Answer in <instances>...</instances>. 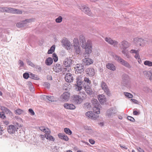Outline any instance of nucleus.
I'll list each match as a JSON object with an SVG mask.
<instances>
[{"mask_svg":"<svg viewBox=\"0 0 152 152\" xmlns=\"http://www.w3.org/2000/svg\"><path fill=\"white\" fill-rule=\"evenodd\" d=\"M130 52L132 53H135L137 54L138 52V51L137 50H131L130 51Z\"/></svg>","mask_w":152,"mask_h":152,"instance_id":"55","label":"nucleus"},{"mask_svg":"<svg viewBox=\"0 0 152 152\" xmlns=\"http://www.w3.org/2000/svg\"><path fill=\"white\" fill-rule=\"evenodd\" d=\"M61 66L59 64H55L53 68V69L56 72H58L61 71Z\"/></svg>","mask_w":152,"mask_h":152,"instance_id":"22","label":"nucleus"},{"mask_svg":"<svg viewBox=\"0 0 152 152\" xmlns=\"http://www.w3.org/2000/svg\"><path fill=\"white\" fill-rule=\"evenodd\" d=\"M124 95L126 97L129 98H132L133 97V95L131 94L128 93V92H124Z\"/></svg>","mask_w":152,"mask_h":152,"instance_id":"42","label":"nucleus"},{"mask_svg":"<svg viewBox=\"0 0 152 152\" xmlns=\"http://www.w3.org/2000/svg\"><path fill=\"white\" fill-rule=\"evenodd\" d=\"M116 113L115 108L111 107L107 110L106 113V115L108 118H111Z\"/></svg>","mask_w":152,"mask_h":152,"instance_id":"9","label":"nucleus"},{"mask_svg":"<svg viewBox=\"0 0 152 152\" xmlns=\"http://www.w3.org/2000/svg\"><path fill=\"white\" fill-rule=\"evenodd\" d=\"M137 149L139 152H145L140 147L137 148Z\"/></svg>","mask_w":152,"mask_h":152,"instance_id":"64","label":"nucleus"},{"mask_svg":"<svg viewBox=\"0 0 152 152\" xmlns=\"http://www.w3.org/2000/svg\"><path fill=\"white\" fill-rule=\"evenodd\" d=\"M65 108L73 110L75 109L76 107L74 105L72 104L65 103L64 104Z\"/></svg>","mask_w":152,"mask_h":152,"instance_id":"20","label":"nucleus"},{"mask_svg":"<svg viewBox=\"0 0 152 152\" xmlns=\"http://www.w3.org/2000/svg\"><path fill=\"white\" fill-rule=\"evenodd\" d=\"M131 101L135 104H138V101L137 100L134 99H131Z\"/></svg>","mask_w":152,"mask_h":152,"instance_id":"58","label":"nucleus"},{"mask_svg":"<svg viewBox=\"0 0 152 152\" xmlns=\"http://www.w3.org/2000/svg\"><path fill=\"white\" fill-rule=\"evenodd\" d=\"M39 129L41 131L44 132L46 130L44 127L41 126L39 128Z\"/></svg>","mask_w":152,"mask_h":152,"instance_id":"60","label":"nucleus"},{"mask_svg":"<svg viewBox=\"0 0 152 152\" xmlns=\"http://www.w3.org/2000/svg\"><path fill=\"white\" fill-rule=\"evenodd\" d=\"M127 118L128 120L132 122H134L135 121V119L134 118L131 116H128L127 117Z\"/></svg>","mask_w":152,"mask_h":152,"instance_id":"51","label":"nucleus"},{"mask_svg":"<svg viewBox=\"0 0 152 152\" xmlns=\"http://www.w3.org/2000/svg\"><path fill=\"white\" fill-rule=\"evenodd\" d=\"M61 43L64 46H66L67 49H69L71 46L70 42L67 39L64 38L61 40Z\"/></svg>","mask_w":152,"mask_h":152,"instance_id":"13","label":"nucleus"},{"mask_svg":"<svg viewBox=\"0 0 152 152\" xmlns=\"http://www.w3.org/2000/svg\"><path fill=\"white\" fill-rule=\"evenodd\" d=\"M79 7L82 11L89 16H93V15L90 10L89 8L87 7L86 6L83 4H82L80 6H79Z\"/></svg>","mask_w":152,"mask_h":152,"instance_id":"7","label":"nucleus"},{"mask_svg":"<svg viewBox=\"0 0 152 152\" xmlns=\"http://www.w3.org/2000/svg\"><path fill=\"white\" fill-rule=\"evenodd\" d=\"M63 64L65 67H70L72 64V60L70 59L66 58L63 61Z\"/></svg>","mask_w":152,"mask_h":152,"instance_id":"19","label":"nucleus"},{"mask_svg":"<svg viewBox=\"0 0 152 152\" xmlns=\"http://www.w3.org/2000/svg\"><path fill=\"white\" fill-rule=\"evenodd\" d=\"M53 59L50 57H49L47 58L45 61V63L46 65L48 66H50L53 63Z\"/></svg>","mask_w":152,"mask_h":152,"instance_id":"30","label":"nucleus"},{"mask_svg":"<svg viewBox=\"0 0 152 152\" xmlns=\"http://www.w3.org/2000/svg\"><path fill=\"white\" fill-rule=\"evenodd\" d=\"M64 131L66 134L69 135H70L72 134V131L68 128H64Z\"/></svg>","mask_w":152,"mask_h":152,"instance_id":"40","label":"nucleus"},{"mask_svg":"<svg viewBox=\"0 0 152 152\" xmlns=\"http://www.w3.org/2000/svg\"><path fill=\"white\" fill-rule=\"evenodd\" d=\"M119 45L121 49L122 50V53L125 55L126 58H129L130 56L128 50H126V49L130 46V44L126 41L123 40L119 44Z\"/></svg>","mask_w":152,"mask_h":152,"instance_id":"3","label":"nucleus"},{"mask_svg":"<svg viewBox=\"0 0 152 152\" xmlns=\"http://www.w3.org/2000/svg\"><path fill=\"white\" fill-rule=\"evenodd\" d=\"M14 11L15 12H14V13H16L17 14H21L22 13L21 11L19 10H17L15 9Z\"/></svg>","mask_w":152,"mask_h":152,"instance_id":"47","label":"nucleus"},{"mask_svg":"<svg viewBox=\"0 0 152 152\" xmlns=\"http://www.w3.org/2000/svg\"><path fill=\"white\" fill-rule=\"evenodd\" d=\"M106 66L107 68L112 71H115L116 69L115 66L112 63H108L107 64H106Z\"/></svg>","mask_w":152,"mask_h":152,"instance_id":"27","label":"nucleus"},{"mask_svg":"<svg viewBox=\"0 0 152 152\" xmlns=\"http://www.w3.org/2000/svg\"><path fill=\"white\" fill-rule=\"evenodd\" d=\"M44 86L48 88H49L50 87V83L48 82H45L43 84Z\"/></svg>","mask_w":152,"mask_h":152,"instance_id":"50","label":"nucleus"},{"mask_svg":"<svg viewBox=\"0 0 152 152\" xmlns=\"http://www.w3.org/2000/svg\"><path fill=\"white\" fill-rule=\"evenodd\" d=\"M15 9L10 7L1 8L0 9V10L2 12H11L14 13Z\"/></svg>","mask_w":152,"mask_h":152,"instance_id":"18","label":"nucleus"},{"mask_svg":"<svg viewBox=\"0 0 152 152\" xmlns=\"http://www.w3.org/2000/svg\"><path fill=\"white\" fill-rule=\"evenodd\" d=\"M4 130L3 128L0 126V135H2Z\"/></svg>","mask_w":152,"mask_h":152,"instance_id":"59","label":"nucleus"},{"mask_svg":"<svg viewBox=\"0 0 152 152\" xmlns=\"http://www.w3.org/2000/svg\"><path fill=\"white\" fill-rule=\"evenodd\" d=\"M144 64L145 65L151 67L152 66V62L150 61L146 60L144 61Z\"/></svg>","mask_w":152,"mask_h":152,"instance_id":"39","label":"nucleus"},{"mask_svg":"<svg viewBox=\"0 0 152 152\" xmlns=\"http://www.w3.org/2000/svg\"><path fill=\"white\" fill-rule=\"evenodd\" d=\"M69 86V85L67 84H64V86L63 87V89H64L65 90H68L69 89H70V88Z\"/></svg>","mask_w":152,"mask_h":152,"instance_id":"46","label":"nucleus"},{"mask_svg":"<svg viewBox=\"0 0 152 152\" xmlns=\"http://www.w3.org/2000/svg\"><path fill=\"white\" fill-rule=\"evenodd\" d=\"M134 40V43L137 46H141L144 42V40L141 38H136Z\"/></svg>","mask_w":152,"mask_h":152,"instance_id":"15","label":"nucleus"},{"mask_svg":"<svg viewBox=\"0 0 152 152\" xmlns=\"http://www.w3.org/2000/svg\"><path fill=\"white\" fill-rule=\"evenodd\" d=\"M88 74L91 76H93L95 74L94 69L92 68H89L87 69Z\"/></svg>","mask_w":152,"mask_h":152,"instance_id":"32","label":"nucleus"},{"mask_svg":"<svg viewBox=\"0 0 152 152\" xmlns=\"http://www.w3.org/2000/svg\"><path fill=\"white\" fill-rule=\"evenodd\" d=\"M53 59L55 62H56L58 60V58L56 54L54 53L53 54Z\"/></svg>","mask_w":152,"mask_h":152,"instance_id":"44","label":"nucleus"},{"mask_svg":"<svg viewBox=\"0 0 152 152\" xmlns=\"http://www.w3.org/2000/svg\"><path fill=\"white\" fill-rule=\"evenodd\" d=\"M34 18H30L26 19L21 22L18 23L16 24L17 27L19 28L24 27L26 26L28 23H31L34 21Z\"/></svg>","mask_w":152,"mask_h":152,"instance_id":"5","label":"nucleus"},{"mask_svg":"<svg viewBox=\"0 0 152 152\" xmlns=\"http://www.w3.org/2000/svg\"><path fill=\"white\" fill-rule=\"evenodd\" d=\"M152 72L150 71H145L143 72L144 76L145 77L149 79Z\"/></svg>","mask_w":152,"mask_h":152,"instance_id":"34","label":"nucleus"},{"mask_svg":"<svg viewBox=\"0 0 152 152\" xmlns=\"http://www.w3.org/2000/svg\"><path fill=\"white\" fill-rule=\"evenodd\" d=\"M89 142H90V143H91V144H94L95 143V141L91 139H89Z\"/></svg>","mask_w":152,"mask_h":152,"instance_id":"63","label":"nucleus"},{"mask_svg":"<svg viewBox=\"0 0 152 152\" xmlns=\"http://www.w3.org/2000/svg\"><path fill=\"white\" fill-rule=\"evenodd\" d=\"M18 127L15 125H10L7 128L8 132L10 134H14L17 131Z\"/></svg>","mask_w":152,"mask_h":152,"instance_id":"10","label":"nucleus"},{"mask_svg":"<svg viewBox=\"0 0 152 152\" xmlns=\"http://www.w3.org/2000/svg\"><path fill=\"white\" fill-rule=\"evenodd\" d=\"M83 107L84 108L88 110H90L91 107V103L89 102H86L84 103Z\"/></svg>","mask_w":152,"mask_h":152,"instance_id":"36","label":"nucleus"},{"mask_svg":"<svg viewBox=\"0 0 152 152\" xmlns=\"http://www.w3.org/2000/svg\"><path fill=\"white\" fill-rule=\"evenodd\" d=\"M101 86L102 89L104 90L106 94L108 96H110V92L105 83L103 81H102L101 83Z\"/></svg>","mask_w":152,"mask_h":152,"instance_id":"11","label":"nucleus"},{"mask_svg":"<svg viewBox=\"0 0 152 152\" xmlns=\"http://www.w3.org/2000/svg\"><path fill=\"white\" fill-rule=\"evenodd\" d=\"M86 97V95L84 93H82L81 96L74 95L71 97V101L75 104H80L83 101Z\"/></svg>","mask_w":152,"mask_h":152,"instance_id":"4","label":"nucleus"},{"mask_svg":"<svg viewBox=\"0 0 152 152\" xmlns=\"http://www.w3.org/2000/svg\"><path fill=\"white\" fill-rule=\"evenodd\" d=\"M91 102L93 106V110H94V108H95V99H93L92 100H91Z\"/></svg>","mask_w":152,"mask_h":152,"instance_id":"56","label":"nucleus"},{"mask_svg":"<svg viewBox=\"0 0 152 152\" xmlns=\"http://www.w3.org/2000/svg\"><path fill=\"white\" fill-rule=\"evenodd\" d=\"M105 40L111 45H113L114 47H117L118 42L115 40L112 39L110 37H106L104 39Z\"/></svg>","mask_w":152,"mask_h":152,"instance_id":"12","label":"nucleus"},{"mask_svg":"<svg viewBox=\"0 0 152 152\" xmlns=\"http://www.w3.org/2000/svg\"><path fill=\"white\" fill-rule=\"evenodd\" d=\"M0 118L3 119L5 118V115L3 112H0Z\"/></svg>","mask_w":152,"mask_h":152,"instance_id":"48","label":"nucleus"},{"mask_svg":"<svg viewBox=\"0 0 152 152\" xmlns=\"http://www.w3.org/2000/svg\"><path fill=\"white\" fill-rule=\"evenodd\" d=\"M24 111L21 109H18L15 111V113L17 115H20L24 113Z\"/></svg>","mask_w":152,"mask_h":152,"instance_id":"37","label":"nucleus"},{"mask_svg":"<svg viewBox=\"0 0 152 152\" xmlns=\"http://www.w3.org/2000/svg\"><path fill=\"white\" fill-rule=\"evenodd\" d=\"M75 70V73L76 74L80 73L83 72L84 70V67L81 64H76L74 66Z\"/></svg>","mask_w":152,"mask_h":152,"instance_id":"8","label":"nucleus"},{"mask_svg":"<svg viewBox=\"0 0 152 152\" xmlns=\"http://www.w3.org/2000/svg\"><path fill=\"white\" fill-rule=\"evenodd\" d=\"M47 79L48 80H52V77L51 75H49L47 76Z\"/></svg>","mask_w":152,"mask_h":152,"instance_id":"61","label":"nucleus"},{"mask_svg":"<svg viewBox=\"0 0 152 152\" xmlns=\"http://www.w3.org/2000/svg\"><path fill=\"white\" fill-rule=\"evenodd\" d=\"M23 77L25 79H28L29 77V74L28 73H25L23 74Z\"/></svg>","mask_w":152,"mask_h":152,"instance_id":"49","label":"nucleus"},{"mask_svg":"<svg viewBox=\"0 0 152 152\" xmlns=\"http://www.w3.org/2000/svg\"><path fill=\"white\" fill-rule=\"evenodd\" d=\"M70 94L68 92H65L63 93L62 95V98L65 101H67L69 99Z\"/></svg>","mask_w":152,"mask_h":152,"instance_id":"25","label":"nucleus"},{"mask_svg":"<svg viewBox=\"0 0 152 152\" xmlns=\"http://www.w3.org/2000/svg\"><path fill=\"white\" fill-rule=\"evenodd\" d=\"M133 114L135 115H137L139 114V113L136 110H134L133 112Z\"/></svg>","mask_w":152,"mask_h":152,"instance_id":"62","label":"nucleus"},{"mask_svg":"<svg viewBox=\"0 0 152 152\" xmlns=\"http://www.w3.org/2000/svg\"><path fill=\"white\" fill-rule=\"evenodd\" d=\"M55 45H53L51 47L50 49L48 50V54H50L52 53L55 50Z\"/></svg>","mask_w":152,"mask_h":152,"instance_id":"38","label":"nucleus"},{"mask_svg":"<svg viewBox=\"0 0 152 152\" xmlns=\"http://www.w3.org/2000/svg\"><path fill=\"white\" fill-rule=\"evenodd\" d=\"M37 69L40 72L41 70V68L40 66L38 65H35L34 67Z\"/></svg>","mask_w":152,"mask_h":152,"instance_id":"54","label":"nucleus"},{"mask_svg":"<svg viewBox=\"0 0 152 152\" xmlns=\"http://www.w3.org/2000/svg\"><path fill=\"white\" fill-rule=\"evenodd\" d=\"M86 115L89 118L95 119L94 114L92 111H89L87 112L86 113Z\"/></svg>","mask_w":152,"mask_h":152,"instance_id":"28","label":"nucleus"},{"mask_svg":"<svg viewBox=\"0 0 152 152\" xmlns=\"http://www.w3.org/2000/svg\"><path fill=\"white\" fill-rule=\"evenodd\" d=\"M98 102L97 100H96V113L99 114L100 113V107L101 106H98Z\"/></svg>","mask_w":152,"mask_h":152,"instance_id":"29","label":"nucleus"},{"mask_svg":"<svg viewBox=\"0 0 152 152\" xmlns=\"http://www.w3.org/2000/svg\"><path fill=\"white\" fill-rule=\"evenodd\" d=\"M26 61L28 65L30 66L33 67H35V65L33 63L31 62V61L29 59H27L26 60Z\"/></svg>","mask_w":152,"mask_h":152,"instance_id":"41","label":"nucleus"},{"mask_svg":"<svg viewBox=\"0 0 152 152\" xmlns=\"http://www.w3.org/2000/svg\"><path fill=\"white\" fill-rule=\"evenodd\" d=\"M74 47L75 52L77 54H79L80 52L79 40L77 38H75L73 40Z\"/></svg>","mask_w":152,"mask_h":152,"instance_id":"6","label":"nucleus"},{"mask_svg":"<svg viewBox=\"0 0 152 152\" xmlns=\"http://www.w3.org/2000/svg\"><path fill=\"white\" fill-rule=\"evenodd\" d=\"M18 63L20 65V66H24V63L22 61L20 60H19L18 61Z\"/></svg>","mask_w":152,"mask_h":152,"instance_id":"57","label":"nucleus"},{"mask_svg":"<svg viewBox=\"0 0 152 152\" xmlns=\"http://www.w3.org/2000/svg\"><path fill=\"white\" fill-rule=\"evenodd\" d=\"M58 136L61 139L66 141H67L69 140V138L67 136L64 134L61 133H59L58 134Z\"/></svg>","mask_w":152,"mask_h":152,"instance_id":"24","label":"nucleus"},{"mask_svg":"<svg viewBox=\"0 0 152 152\" xmlns=\"http://www.w3.org/2000/svg\"><path fill=\"white\" fill-rule=\"evenodd\" d=\"M120 63L128 68H129L131 67V65L128 62L123 59H121Z\"/></svg>","mask_w":152,"mask_h":152,"instance_id":"26","label":"nucleus"},{"mask_svg":"<svg viewBox=\"0 0 152 152\" xmlns=\"http://www.w3.org/2000/svg\"><path fill=\"white\" fill-rule=\"evenodd\" d=\"M114 58L115 60L117 61H119V62L120 63L121 62V59H122L119 56L116 55H115V56H114Z\"/></svg>","mask_w":152,"mask_h":152,"instance_id":"45","label":"nucleus"},{"mask_svg":"<svg viewBox=\"0 0 152 152\" xmlns=\"http://www.w3.org/2000/svg\"><path fill=\"white\" fill-rule=\"evenodd\" d=\"M143 90L145 92H149L151 91V90L148 87H145L143 88Z\"/></svg>","mask_w":152,"mask_h":152,"instance_id":"52","label":"nucleus"},{"mask_svg":"<svg viewBox=\"0 0 152 152\" xmlns=\"http://www.w3.org/2000/svg\"><path fill=\"white\" fill-rule=\"evenodd\" d=\"M66 81L68 83H71L73 82V77L72 75L70 73H66L65 77Z\"/></svg>","mask_w":152,"mask_h":152,"instance_id":"14","label":"nucleus"},{"mask_svg":"<svg viewBox=\"0 0 152 152\" xmlns=\"http://www.w3.org/2000/svg\"><path fill=\"white\" fill-rule=\"evenodd\" d=\"M98 99L101 104H104L106 101L105 96L103 94H100L98 96Z\"/></svg>","mask_w":152,"mask_h":152,"instance_id":"17","label":"nucleus"},{"mask_svg":"<svg viewBox=\"0 0 152 152\" xmlns=\"http://www.w3.org/2000/svg\"><path fill=\"white\" fill-rule=\"evenodd\" d=\"M77 80V83L75 84V89L77 91H80L82 89V87L81 86L82 84L87 94L91 95L93 93V91L91 88V81L89 78L85 77L82 81L79 78Z\"/></svg>","mask_w":152,"mask_h":152,"instance_id":"1","label":"nucleus"},{"mask_svg":"<svg viewBox=\"0 0 152 152\" xmlns=\"http://www.w3.org/2000/svg\"><path fill=\"white\" fill-rule=\"evenodd\" d=\"M1 109L3 110L6 113L10 115L12 114L11 112L7 108L4 107H1Z\"/></svg>","mask_w":152,"mask_h":152,"instance_id":"35","label":"nucleus"},{"mask_svg":"<svg viewBox=\"0 0 152 152\" xmlns=\"http://www.w3.org/2000/svg\"><path fill=\"white\" fill-rule=\"evenodd\" d=\"M79 39L80 42L82 43V47L85 49V51L87 55L88 54L91 53V48H92L91 44V41H88L86 42L84 37L83 35H80Z\"/></svg>","mask_w":152,"mask_h":152,"instance_id":"2","label":"nucleus"},{"mask_svg":"<svg viewBox=\"0 0 152 152\" xmlns=\"http://www.w3.org/2000/svg\"><path fill=\"white\" fill-rule=\"evenodd\" d=\"M28 111L31 115H33L35 114L34 112L32 109H28Z\"/></svg>","mask_w":152,"mask_h":152,"instance_id":"53","label":"nucleus"},{"mask_svg":"<svg viewBox=\"0 0 152 152\" xmlns=\"http://www.w3.org/2000/svg\"><path fill=\"white\" fill-rule=\"evenodd\" d=\"M83 64L85 65H89L93 63L92 60L89 58H85L83 59Z\"/></svg>","mask_w":152,"mask_h":152,"instance_id":"21","label":"nucleus"},{"mask_svg":"<svg viewBox=\"0 0 152 152\" xmlns=\"http://www.w3.org/2000/svg\"><path fill=\"white\" fill-rule=\"evenodd\" d=\"M70 70V68L69 67H64L61 68V71L63 74H66V73H68V72H69Z\"/></svg>","mask_w":152,"mask_h":152,"instance_id":"31","label":"nucleus"},{"mask_svg":"<svg viewBox=\"0 0 152 152\" xmlns=\"http://www.w3.org/2000/svg\"><path fill=\"white\" fill-rule=\"evenodd\" d=\"M129 77L128 75L126 74H124L122 77V83L125 86L126 85L129 80Z\"/></svg>","mask_w":152,"mask_h":152,"instance_id":"16","label":"nucleus"},{"mask_svg":"<svg viewBox=\"0 0 152 152\" xmlns=\"http://www.w3.org/2000/svg\"><path fill=\"white\" fill-rule=\"evenodd\" d=\"M41 98L45 100L47 99L48 100L51 102H53L54 101V97L53 96L42 95L41 96Z\"/></svg>","mask_w":152,"mask_h":152,"instance_id":"23","label":"nucleus"},{"mask_svg":"<svg viewBox=\"0 0 152 152\" xmlns=\"http://www.w3.org/2000/svg\"><path fill=\"white\" fill-rule=\"evenodd\" d=\"M62 18L59 16L56 19V21L57 23H60L62 21Z\"/></svg>","mask_w":152,"mask_h":152,"instance_id":"43","label":"nucleus"},{"mask_svg":"<svg viewBox=\"0 0 152 152\" xmlns=\"http://www.w3.org/2000/svg\"><path fill=\"white\" fill-rule=\"evenodd\" d=\"M45 137L46 139L49 141H54L55 140L54 138L52 136L50 135L49 134H45Z\"/></svg>","mask_w":152,"mask_h":152,"instance_id":"33","label":"nucleus"}]
</instances>
